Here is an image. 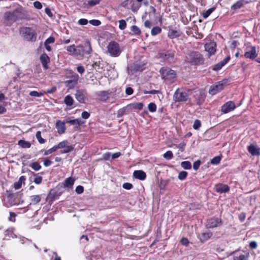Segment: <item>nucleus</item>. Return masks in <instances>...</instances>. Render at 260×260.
I'll use <instances>...</instances> for the list:
<instances>
[{
  "instance_id": "nucleus-21",
  "label": "nucleus",
  "mask_w": 260,
  "mask_h": 260,
  "mask_svg": "<svg viewBox=\"0 0 260 260\" xmlns=\"http://www.w3.org/2000/svg\"><path fill=\"white\" fill-rule=\"evenodd\" d=\"M55 126L59 134H62L64 133L66 130L64 122L58 120L56 122Z\"/></svg>"
},
{
  "instance_id": "nucleus-17",
  "label": "nucleus",
  "mask_w": 260,
  "mask_h": 260,
  "mask_svg": "<svg viewBox=\"0 0 260 260\" xmlns=\"http://www.w3.org/2000/svg\"><path fill=\"white\" fill-rule=\"evenodd\" d=\"M65 122L74 125L75 129H78L80 125L84 123V122L81 121L80 118H77L73 120L68 118L66 120Z\"/></svg>"
},
{
  "instance_id": "nucleus-6",
  "label": "nucleus",
  "mask_w": 260,
  "mask_h": 260,
  "mask_svg": "<svg viewBox=\"0 0 260 260\" xmlns=\"http://www.w3.org/2000/svg\"><path fill=\"white\" fill-rule=\"evenodd\" d=\"M92 49L89 42H86L84 45L76 46V56H83L85 54L91 53Z\"/></svg>"
},
{
  "instance_id": "nucleus-29",
  "label": "nucleus",
  "mask_w": 260,
  "mask_h": 260,
  "mask_svg": "<svg viewBox=\"0 0 260 260\" xmlns=\"http://www.w3.org/2000/svg\"><path fill=\"white\" fill-rule=\"evenodd\" d=\"M244 0H239L231 6L232 10H237L241 8L244 4Z\"/></svg>"
},
{
  "instance_id": "nucleus-39",
  "label": "nucleus",
  "mask_w": 260,
  "mask_h": 260,
  "mask_svg": "<svg viewBox=\"0 0 260 260\" xmlns=\"http://www.w3.org/2000/svg\"><path fill=\"white\" fill-rule=\"evenodd\" d=\"M30 167L35 171H38L41 169V166L38 162H34L31 163Z\"/></svg>"
},
{
  "instance_id": "nucleus-15",
  "label": "nucleus",
  "mask_w": 260,
  "mask_h": 260,
  "mask_svg": "<svg viewBox=\"0 0 260 260\" xmlns=\"http://www.w3.org/2000/svg\"><path fill=\"white\" fill-rule=\"evenodd\" d=\"M249 256V253L247 251L235 253L233 257L234 260H248Z\"/></svg>"
},
{
  "instance_id": "nucleus-25",
  "label": "nucleus",
  "mask_w": 260,
  "mask_h": 260,
  "mask_svg": "<svg viewBox=\"0 0 260 260\" xmlns=\"http://www.w3.org/2000/svg\"><path fill=\"white\" fill-rule=\"evenodd\" d=\"M212 235L211 232L203 233L199 236V238L201 242H204L207 241Z\"/></svg>"
},
{
  "instance_id": "nucleus-22",
  "label": "nucleus",
  "mask_w": 260,
  "mask_h": 260,
  "mask_svg": "<svg viewBox=\"0 0 260 260\" xmlns=\"http://www.w3.org/2000/svg\"><path fill=\"white\" fill-rule=\"evenodd\" d=\"M40 60L43 67L45 69H47L48 68V63L50 62V58L49 56L44 53L41 55Z\"/></svg>"
},
{
  "instance_id": "nucleus-56",
  "label": "nucleus",
  "mask_w": 260,
  "mask_h": 260,
  "mask_svg": "<svg viewBox=\"0 0 260 260\" xmlns=\"http://www.w3.org/2000/svg\"><path fill=\"white\" fill-rule=\"evenodd\" d=\"M75 191L78 194H81L84 191V187L82 186L78 185L76 187Z\"/></svg>"
},
{
  "instance_id": "nucleus-52",
  "label": "nucleus",
  "mask_w": 260,
  "mask_h": 260,
  "mask_svg": "<svg viewBox=\"0 0 260 260\" xmlns=\"http://www.w3.org/2000/svg\"><path fill=\"white\" fill-rule=\"evenodd\" d=\"M55 41V39L53 37H50L44 42V46H46L47 44L53 43Z\"/></svg>"
},
{
  "instance_id": "nucleus-2",
  "label": "nucleus",
  "mask_w": 260,
  "mask_h": 260,
  "mask_svg": "<svg viewBox=\"0 0 260 260\" xmlns=\"http://www.w3.org/2000/svg\"><path fill=\"white\" fill-rule=\"evenodd\" d=\"M159 73L162 79L168 82H172L176 77V72L168 67H162Z\"/></svg>"
},
{
  "instance_id": "nucleus-49",
  "label": "nucleus",
  "mask_w": 260,
  "mask_h": 260,
  "mask_svg": "<svg viewBox=\"0 0 260 260\" xmlns=\"http://www.w3.org/2000/svg\"><path fill=\"white\" fill-rule=\"evenodd\" d=\"M20 242L22 244H26L27 245H29V244H31V240L28 239L25 237L20 238Z\"/></svg>"
},
{
  "instance_id": "nucleus-50",
  "label": "nucleus",
  "mask_w": 260,
  "mask_h": 260,
  "mask_svg": "<svg viewBox=\"0 0 260 260\" xmlns=\"http://www.w3.org/2000/svg\"><path fill=\"white\" fill-rule=\"evenodd\" d=\"M201 121L197 119L194 121L193 125V128L194 129H196V130L199 129V128L201 127Z\"/></svg>"
},
{
  "instance_id": "nucleus-14",
  "label": "nucleus",
  "mask_w": 260,
  "mask_h": 260,
  "mask_svg": "<svg viewBox=\"0 0 260 260\" xmlns=\"http://www.w3.org/2000/svg\"><path fill=\"white\" fill-rule=\"evenodd\" d=\"M244 57L246 58H249L250 59H254L257 56V54L256 51V48L255 46H251L250 49L245 52Z\"/></svg>"
},
{
  "instance_id": "nucleus-1",
  "label": "nucleus",
  "mask_w": 260,
  "mask_h": 260,
  "mask_svg": "<svg viewBox=\"0 0 260 260\" xmlns=\"http://www.w3.org/2000/svg\"><path fill=\"white\" fill-rule=\"evenodd\" d=\"M23 8L18 7L12 11L7 12L5 14V18L6 20L14 22L23 17Z\"/></svg>"
},
{
  "instance_id": "nucleus-61",
  "label": "nucleus",
  "mask_w": 260,
  "mask_h": 260,
  "mask_svg": "<svg viewBox=\"0 0 260 260\" xmlns=\"http://www.w3.org/2000/svg\"><path fill=\"white\" fill-rule=\"evenodd\" d=\"M34 6L35 8L37 9H41L42 8V4L38 1L35 2L34 3Z\"/></svg>"
},
{
  "instance_id": "nucleus-45",
  "label": "nucleus",
  "mask_w": 260,
  "mask_h": 260,
  "mask_svg": "<svg viewBox=\"0 0 260 260\" xmlns=\"http://www.w3.org/2000/svg\"><path fill=\"white\" fill-rule=\"evenodd\" d=\"M187 174L188 173L187 172L181 171V172L179 173L178 178L180 180H183L186 178Z\"/></svg>"
},
{
  "instance_id": "nucleus-26",
  "label": "nucleus",
  "mask_w": 260,
  "mask_h": 260,
  "mask_svg": "<svg viewBox=\"0 0 260 260\" xmlns=\"http://www.w3.org/2000/svg\"><path fill=\"white\" fill-rule=\"evenodd\" d=\"M168 37L171 39L177 38L180 36V33L179 31L174 29H170L168 33Z\"/></svg>"
},
{
  "instance_id": "nucleus-28",
  "label": "nucleus",
  "mask_w": 260,
  "mask_h": 260,
  "mask_svg": "<svg viewBox=\"0 0 260 260\" xmlns=\"http://www.w3.org/2000/svg\"><path fill=\"white\" fill-rule=\"evenodd\" d=\"M25 180V177L24 176H21L18 181L16 182L14 184V188L15 189H19L22 186V182H24Z\"/></svg>"
},
{
  "instance_id": "nucleus-35",
  "label": "nucleus",
  "mask_w": 260,
  "mask_h": 260,
  "mask_svg": "<svg viewBox=\"0 0 260 260\" xmlns=\"http://www.w3.org/2000/svg\"><path fill=\"white\" fill-rule=\"evenodd\" d=\"M67 50L70 52V54L76 55V47L75 45L68 46L67 48Z\"/></svg>"
},
{
  "instance_id": "nucleus-33",
  "label": "nucleus",
  "mask_w": 260,
  "mask_h": 260,
  "mask_svg": "<svg viewBox=\"0 0 260 260\" xmlns=\"http://www.w3.org/2000/svg\"><path fill=\"white\" fill-rule=\"evenodd\" d=\"M215 8L212 7V8L209 9L208 10L206 11L205 12H203L202 14V16H203V18L205 19L207 18L210 15V14L213 12H214L215 11Z\"/></svg>"
},
{
  "instance_id": "nucleus-27",
  "label": "nucleus",
  "mask_w": 260,
  "mask_h": 260,
  "mask_svg": "<svg viewBox=\"0 0 260 260\" xmlns=\"http://www.w3.org/2000/svg\"><path fill=\"white\" fill-rule=\"evenodd\" d=\"M30 205H36L39 203L41 200L40 195H33L30 197Z\"/></svg>"
},
{
  "instance_id": "nucleus-18",
  "label": "nucleus",
  "mask_w": 260,
  "mask_h": 260,
  "mask_svg": "<svg viewBox=\"0 0 260 260\" xmlns=\"http://www.w3.org/2000/svg\"><path fill=\"white\" fill-rule=\"evenodd\" d=\"M215 189L216 192L222 193L228 192L230 187L226 184L219 183L215 185Z\"/></svg>"
},
{
  "instance_id": "nucleus-38",
  "label": "nucleus",
  "mask_w": 260,
  "mask_h": 260,
  "mask_svg": "<svg viewBox=\"0 0 260 260\" xmlns=\"http://www.w3.org/2000/svg\"><path fill=\"white\" fill-rule=\"evenodd\" d=\"M181 166L184 169L189 170L191 168V165L189 161H184L181 163Z\"/></svg>"
},
{
  "instance_id": "nucleus-13",
  "label": "nucleus",
  "mask_w": 260,
  "mask_h": 260,
  "mask_svg": "<svg viewBox=\"0 0 260 260\" xmlns=\"http://www.w3.org/2000/svg\"><path fill=\"white\" fill-rule=\"evenodd\" d=\"M235 107V103L232 101H229L221 107V111L224 113H227L234 110Z\"/></svg>"
},
{
  "instance_id": "nucleus-5",
  "label": "nucleus",
  "mask_w": 260,
  "mask_h": 260,
  "mask_svg": "<svg viewBox=\"0 0 260 260\" xmlns=\"http://www.w3.org/2000/svg\"><path fill=\"white\" fill-rule=\"evenodd\" d=\"M186 59L192 65H199L204 61L202 55L198 52H191L188 54Z\"/></svg>"
},
{
  "instance_id": "nucleus-8",
  "label": "nucleus",
  "mask_w": 260,
  "mask_h": 260,
  "mask_svg": "<svg viewBox=\"0 0 260 260\" xmlns=\"http://www.w3.org/2000/svg\"><path fill=\"white\" fill-rule=\"evenodd\" d=\"M227 83V80H223L212 85L209 91V93L212 95H215L217 92L222 90Z\"/></svg>"
},
{
  "instance_id": "nucleus-42",
  "label": "nucleus",
  "mask_w": 260,
  "mask_h": 260,
  "mask_svg": "<svg viewBox=\"0 0 260 260\" xmlns=\"http://www.w3.org/2000/svg\"><path fill=\"white\" fill-rule=\"evenodd\" d=\"M36 137L40 144H43L45 142V140L41 137V133L40 131H38L37 132Z\"/></svg>"
},
{
  "instance_id": "nucleus-24",
  "label": "nucleus",
  "mask_w": 260,
  "mask_h": 260,
  "mask_svg": "<svg viewBox=\"0 0 260 260\" xmlns=\"http://www.w3.org/2000/svg\"><path fill=\"white\" fill-rule=\"evenodd\" d=\"M75 182V179L72 177H69L65 179L63 182V185L65 187H67L69 189L72 188Z\"/></svg>"
},
{
  "instance_id": "nucleus-11",
  "label": "nucleus",
  "mask_w": 260,
  "mask_h": 260,
  "mask_svg": "<svg viewBox=\"0 0 260 260\" xmlns=\"http://www.w3.org/2000/svg\"><path fill=\"white\" fill-rule=\"evenodd\" d=\"M87 96L86 91L84 89H78L75 93L76 99L82 104L85 103Z\"/></svg>"
},
{
  "instance_id": "nucleus-57",
  "label": "nucleus",
  "mask_w": 260,
  "mask_h": 260,
  "mask_svg": "<svg viewBox=\"0 0 260 260\" xmlns=\"http://www.w3.org/2000/svg\"><path fill=\"white\" fill-rule=\"evenodd\" d=\"M200 165H201V161L200 160H198L196 161L195 162H194V163L193 164V169L196 171L198 170L200 167Z\"/></svg>"
},
{
  "instance_id": "nucleus-32",
  "label": "nucleus",
  "mask_w": 260,
  "mask_h": 260,
  "mask_svg": "<svg viewBox=\"0 0 260 260\" xmlns=\"http://www.w3.org/2000/svg\"><path fill=\"white\" fill-rule=\"evenodd\" d=\"M64 103L68 106H72L74 103V100L71 95H68L64 98Z\"/></svg>"
},
{
  "instance_id": "nucleus-54",
  "label": "nucleus",
  "mask_w": 260,
  "mask_h": 260,
  "mask_svg": "<svg viewBox=\"0 0 260 260\" xmlns=\"http://www.w3.org/2000/svg\"><path fill=\"white\" fill-rule=\"evenodd\" d=\"M141 5L133 4L132 6L131 10L133 12H136L139 9Z\"/></svg>"
},
{
  "instance_id": "nucleus-58",
  "label": "nucleus",
  "mask_w": 260,
  "mask_h": 260,
  "mask_svg": "<svg viewBox=\"0 0 260 260\" xmlns=\"http://www.w3.org/2000/svg\"><path fill=\"white\" fill-rule=\"evenodd\" d=\"M89 23L94 26H99L101 24V22L100 20L95 19L90 20Z\"/></svg>"
},
{
  "instance_id": "nucleus-41",
  "label": "nucleus",
  "mask_w": 260,
  "mask_h": 260,
  "mask_svg": "<svg viewBox=\"0 0 260 260\" xmlns=\"http://www.w3.org/2000/svg\"><path fill=\"white\" fill-rule=\"evenodd\" d=\"M148 109L151 112H154L156 110V105L154 103H150L148 105Z\"/></svg>"
},
{
  "instance_id": "nucleus-3",
  "label": "nucleus",
  "mask_w": 260,
  "mask_h": 260,
  "mask_svg": "<svg viewBox=\"0 0 260 260\" xmlns=\"http://www.w3.org/2000/svg\"><path fill=\"white\" fill-rule=\"evenodd\" d=\"M107 52L111 57H118L121 53L122 50L121 49L119 44L114 41H110L107 47Z\"/></svg>"
},
{
  "instance_id": "nucleus-23",
  "label": "nucleus",
  "mask_w": 260,
  "mask_h": 260,
  "mask_svg": "<svg viewBox=\"0 0 260 260\" xmlns=\"http://www.w3.org/2000/svg\"><path fill=\"white\" fill-rule=\"evenodd\" d=\"M133 176L135 178L140 180H144L146 178V174L142 170H136L133 173Z\"/></svg>"
},
{
  "instance_id": "nucleus-10",
  "label": "nucleus",
  "mask_w": 260,
  "mask_h": 260,
  "mask_svg": "<svg viewBox=\"0 0 260 260\" xmlns=\"http://www.w3.org/2000/svg\"><path fill=\"white\" fill-rule=\"evenodd\" d=\"M160 57L164 60L173 62L174 61L175 52L174 51L169 50L165 52H162L159 54Z\"/></svg>"
},
{
  "instance_id": "nucleus-51",
  "label": "nucleus",
  "mask_w": 260,
  "mask_h": 260,
  "mask_svg": "<svg viewBox=\"0 0 260 260\" xmlns=\"http://www.w3.org/2000/svg\"><path fill=\"white\" fill-rule=\"evenodd\" d=\"M57 150V148L56 147V146L55 145V146H53L52 148L45 151L44 154L45 155H49V154L52 153V152L56 151Z\"/></svg>"
},
{
  "instance_id": "nucleus-43",
  "label": "nucleus",
  "mask_w": 260,
  "mask_h": 260,
  "mask_svg": "<svg viewBox=\"0 0 260 260\" xmlns=\"http://www.w3.org/2000/svg\"><path fill=\"white\" fill-rule=\"evenodd\" d=\"M119 28L121 30H124L126 27V22L123 19L119 20Z\"/></svg>"
},
{
  "instance_id": "nucleus-16",
  "label": "nucleus",
  "mask_w": 260,
  "mask_h": 260,
  "mask_svg": "<svg viewBox=\"0 0 260 260\" xmlns=\"http://www.w3.org/2000/svg\"><path fill=\"white\" fill-rule=\"evenodd\" d=\"M216 44L215 42H210L205 45V50L209 52L210 55H213L216 52Z\"/></svg>"
},
{
  "instance_id": "nucleus-60",
  "label": "nucleus",
  "mask_w": 260,
  "mask_h": 260,
  "mask_svg": "<svg viewBox=\"0 0 260 260\" xmlns=\"http://www.w3.org/2000/svg\"><path fill=\"white\" fill-rule=\"evenodd\" d=\"M125 111V108H122V109H119V110L117 111V116L118 117H121L122 116H123V115L124 114Z\"/></svg>"
},
{
  "instance_id": "nucleus-63",
  "label": "nucleus",
  "mask_w": 260,
  "mask_h": 260,
  "mask_svg": "<svg viewBox=\"0 0 260 260\" xmlns=\"http://www.w3.org/2000/svg\"><path fill=\"white\" fill-rule=\"evenodd\" d=\"M81 116L85 119H88L90 116V113L87 111H84L82 113Z\"/></svg>"
},
{
  "instance_id": "nucleus-31",
  "label": "nucleus",
  "mask_w": 260,
  "mask_h": 260,
  "mask_svg": "<svg viewBox=\"0 0 260 260\" xmlns=\"http://www.w3.org/2000/svg\"><path fill=\"white\" fill-rule=\"evenodd\" d=\"M31 174L35 177L34 182L36 184H40L42 183L43 180L42 177L39 176L38 174H36L33 172H31Z\"/></svg>"
},
{
  "instance_id": "nucleus-4",
  "label": "nucleus",
  "mask_w": 260,
  "mask_h": 260,
  "mask_svg": "<svg viewBox=\"0 0 260 260\" xmlns=\"http://www.w3.org/2000/svg\"><path fill=\"white\" fill-rule=\"evenodd\" d=\"M20 32L24 39L28 41H35L37 39V34L35 31L30 27H24L21 28Z\"/></svg>"
},
{
  "instance_id": "nucleus-37",
  "label": "nucleus",
  "mask_w": 260,
  "mask_h": 260,
  "mask_svg": "<svg viewBox=\"0 0 260 260\" xmlns=\"http://www.w3.org/2000/svg\"><path fill=\"white\" fill-rule=\"evenodd\" d=\"M101 0H90L88 2V4L86 5L85 7L88 8V6L90 7H93L100 2Z\"/></svg>"
},
{
  "instance_id": "nucleus-62",
  "label": "nucleus",
  "mask_w": 260,
  "mask_h": 260,
  "mask_svg": "<svg viewBox=\"0 0 260 260\" xmlns=\"http://www.w3.org/2000/svg\"><path fill=\"white\" fill-rule=\"evenodd\" d=\"M78 23L80 25H84L88 23V20L85 18H82L79 20Z\"/></svg>"
},
{
  "instance_id": "nucleus-40",
  "label": "nucleus",
  "mask_w": 260,
  "mask_h": 260,
  "mask_svg": "<svg viewBox=\"0 0 260 260\" xmlns=\"http://www.w3.org/2000/svg\"><path fill=\"white\" fill-rule=\"evenodd\" d=\"M163 156L165 159L170 160L173 158V154L171 151L169 150L164 154Z\"/></svg>"
},
{
  "instance_id": "nucleus-47",
  "label": "nucleus",
  "mask_w": 260,
  "mask_h": 260,
  "mask_svg": "<svg viewBox=\"0 0 260 260\" xmlns=\"http://www.w3.org/2000/svg\"><path fill=\"white\" fill-rule=\"evenodd\" d=\"M223 66H224V65L221 62V61H220L218 63L215 64L213 66L212 69L214 71H218L220 70Z\"/></svg>"
},
{
  "instance_id": "nucleus-53",
  "label": "nucleus",
  "mask_w": 260,
  "mask_h": 260,
  "mask_svg": "<svg viewBox=\"0 0 260 260\" xmlns=\"http://www.w3.org/2000/svg\"><path fill=\"white\" fill-rule=\"evenodd\" d=\"M44 93L42 92H38L36 91H32L29 93V95L32 96L40 97L43 95Z\"/></svg>"
},
{
  "instance_id": "nucleus-34",
  "label": "nucleus",
  "mask_w": 260,
  "mask_h": 260,
  "mask_svg": "<svg viewBox=\"0 0 260 260\" xmlns=\"http://www.w3.org/2000/svg\"><path fill=\"white\" fill-rule=\"evenodd\" d=\"M131 30L133 32V35H140L141 31L140 28L136 25H133L131 27Z\"/></svg>"
},
{
  "instance_id": "nucleus-44",
  "label": "nucleus",
  "mask_w": 260,
  "mask_h": 260,
  "mask_svg": "<svg viewBox=\"0 0 260 260\" xmlns=\"http://www.w3.org/2000/svg\"><path fill=\"white\" fill-rule=\"evenodd\" d=\"M131 106L134 109L141 110L143 107V104L142 103H136L132 104Z\"/></svg>"
},
{
  "instance_id": "nucleus-19",
  "label": "nucleus",
  "mask_w": 260,
  "mask_h": 260,
  "mask_svg": "<svg viewBox=\"0 0 260 260\" xmlns=\"http://www.w3.org/2000/svg\"><path fill=\"white\" fill-rule=\"evenodd\" d=\"M78 81V76L76 75L73 76L72 79L68 80L66 81L67 87L70 89H72L77 84Z\"/></svg>"
},
{
  "instance_id": "nucleus-64",
  "label": "nucleus",
  "mask_w": 260,
  "mask_h": 260,
  "mask_svg": "<svg viewBox=\"0 0 260 260\" xmlns=\"http://www.w3.org/2000/svg\"><path fill=\"white\" fill-rule=\"evenodd\" d=\"M134 90L132 87H127L125 89V93L126 94L130 95L133 93Z\"/></svg>"
},
{
  "instance_id": "nucleus-9",
  "label": "nucleus",
  "mask_w": 260,
  "mask_h": 260,
  "mask_svg": "<svg viewBox=\"0 0 260 260\" xmlns=\"http://www.w3.org/2000/svg\"><path fill=\"white\" fill-rule=\"evenodd\" d=\"M222 220L219 218H212L208 219L206 223V227L209 229H212L221 225Z\"/></svg>"
},
{
  "instance_id": "nucleus-20",
  "label": "nucleus",
  "mask_w": 260,
  "mask_h": 260,
  "mask_svg": "<svg viewBox=\"0 0 260 260\" xmlns=\"http://www.w3.org/2000/svg\"><path fill=\"white\" fill-rule=\"evenodd\" d=\"M247 150L253 156H258L260 155V149L253 144H251L248 146Z\"/></svg>"
},
{
  "instance_id": "nucleus-12",
  "label": "nucleus",
  "mask_w": 260,
  "mask_h": 260,
  "mask_svg": "<svg viewBox=\"0 0 260 260\" xmlns=\"http://www.w3.org/2000/svg\"><path fill=\"white\" fill-rule=\"evenodd\" d=\"M145 64L141 63H134L130 67H128V70L131 72L132 74H134L137 72H142L145 69Z\"/></svg>"
},
{
  "instance_id": "nucleus-30",
  "label": "nucleus",
  "mask_w": 260,
  "mask_h": 260,
  "mask_svg": "<svg viewBox=\"0 0 260 260\" xmlns=\"http://www.w3.org/2000/svg\"><path fill=\"white\" fill-rule=\"evenodd\" d=\"M18 144L23 148H29L31 146V144L24 140H20L18 141Z\"/></svg>"
},
{
  "instance_id": "nucleus-59",
  "label": "nucleus",
  "mask_w": 260,
  "mask_h": 260,
  "mask_svg": "<svg viewBox=\"0 0 260 260\" xmlns=\"http://www.w3.org/2000/svg\"><path fill=\"white\" fill-rule=\"evenodd\" d=\"M122 187L125 189L129 190L132 188L133 185L130 183H124L123 184Z\"/></svg>"
},
{
  "instance_id": "nucleus-55",
  "label": "nucleus",
  "mask_w": 260,
  "mask_h": 260,
  "mask_svg": "<svg viewBox=\"0 0 260 260\" xmlns=\"http://www.w3.org/2000/svg\"><path fill=\"white\" fill-rule=\"evenodd\" d=\"M74 149V148L72 146H66L64 148L63 151L62 153H67L71 152Z\"/></svg>"
},
{
  "instance_id": "nucleus-7",
  "label": "nucleus",
  "mask_w": 260,
  "mask_h": 260,
  "mask_svg": "<svg viewBox=\"0 0 260 260\" xmlns=\"http://www.w3.org/2000/svg\"><path fill=\"white\" fill-rule=\"evenodd\" d=\"M188 99L187 93L180 89H177L174 93L173 100L175 102H186Z\"/></svg>"
},
{
  "instance_id": "nucleus-48",
  "label": "nucleus",
  "mask_w": 260,
  "mask_h": 260,
  "mask_svg": "<svg viewBox=\"0 0 260 260\" xmlns=\"http://www.w3.org/2000/svg\"><path fill=\"white\" fill-rule=\"evenodd\" d=\"M68 142L67 140H64L62 142L59 143L56 146V147L58 149L60 148H64L66 147V146L68 144Z\"/></svg>"
},
{
  "instance_id": "nucleus-46",
  "label": "nucleus",
  "mask_w": 260,
  "mask_h": 260,
  "mask_svg": "<svg viewBox=\"0 0 260 260\" xmlns=\"http://www.w3.org/2000/svg\"><path fill=\"white\" fill-rule=\"evenodd\" d=\"M221 160V157L219 156H215L211 160V164L212 165H217Z\"/></svg>"
},
{
  "instance_id": "nucleus-36",
  "label": "nucleus",
  "mask_w": 260,
  "mask_h": 260,
  "mask_svg": "<svg viewBox=\"0 0 260 260\" xmlns=\"http://www.w3.org/2000/svg\"><path fill=\"white\" fill-rule=\"evenodd\" d=\"M161 29L159 26H155L152 28L151 31V34L152 36H156L161 32Z\"/></svg>"
}]
</instances>
